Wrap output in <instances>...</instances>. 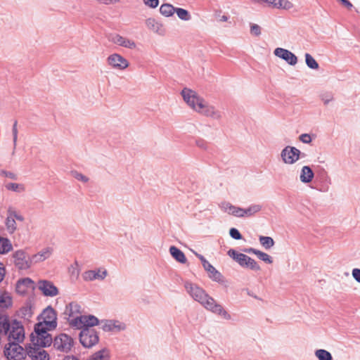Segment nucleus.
Instances as JSON below:
<instances>
[{
	"mask_svg": "<svg viewBox=\"0 0 360 360\" xmlns=\"http://www.w3.org/2000/svg\"><path fill=\"white\" fill-rule=\"evenodd\" d=\"M6 227L9 233H13L17 229V224L15 221L8 215L6 219Z\"/></svg>",
	"mask_w": 360,
	"mask_h": 360,
	"instance_id": "37",
	"label": "nucleus"
},
{
	"mask_svg": "<svg viewBox=\"0 0 360 360\" xmlns=\"http://www.w3.org/2000/svg\"><path fill=\"white\" fill-rule=\"evenodd\" d=\"M262 1L267 3L270 6H271L273 8H278V7H277V6H278L277 1H274V0H262Z\"/></svg>",
	"mask_w": 360,
	"mask_h": 360,
	"instance_id": "55",
	"label": "nucleus"
},
{
	"mask_svg": "<svg viewBox=\"0 0 360 360\" xmlns=\"http://www.w3.org/2000/svg\"><path fill=\"white\" fill-rule=\"evenodd\" d=\"M73 176L79 180V181H81L82 182H84V183H86L88 181H89V178L84 175H83L81 173H79V172H75L74 174H73Z\"/></svg>",
	"mask_w": 360,
	"mask_h": 360,
	"instance_id": "49",
	"label": "nucleus"
},
{
	"mask_svg": "<svg viewBox=\"0 0 360 360\" xmlns=\"http://www.w3.org/2000/svg\"><path fill=\"white\" fill-rule=\"evenodd\" d=\"M41 316L44 321L39 323H43L45 325V327H48L51 329H54L57 326L56 312L51 307H46L43 311Z\"/></svg>",
	"mask_w": 360,
	"mask_h": 360,
	"instance_id": "13",
	"label": "nucleus"
},
{
	"mask_svg": "<svg viewBox=\"0 0 360 360\" xmlns=\"http://www.w3.org/2000/svg\"><path fill=\"white\" fill-rule=\"evenodd\" d=\"M8 215L11 217V218H13L15 221L18 220L20 221H22L24 220V217L21 214H18L15 210L11 209L8 210Z\"/></svg>",
	"mask_w": 360,
	"mask_h": 360,
	"instance_id": "44",
	"label": "nucleus"
},
{
	"mask_svg": "<svg viewBox=\"0 0 360 360\" xmlns=\"http://www.w3.org/2000/svg\"><path fill=\"white\" fill-rule=\"evenodd\" d=\"M227 254L230 257L236 261L242 267L248 268L255 271H259L260 269L257 262L245 254L239 253L233 249H230Z\"/></svg>",
	"mask_w": 360,
	"mask_h": 360,
	"instance_id": "4",
	"label": "nucleus"
},
{
	"mask_svg": "<svg viewBox=\"0 0 360 360\" xmlns=\"http://www.w3.org/2000/svg\"><path fill=\"white\" fill-rule=\"evenodd\" d=\"M342 4L347 8L348 9H351L353 7V5L349 0H339Z\"/></svg>",
	"mask_w": 360,
	"mask_h": 360,
	"instance_id": "56",
	"label": "nucleus"
},
{
	"mask_svg": "<svg viewBox=\"0 0 360 360\" xmlns=\"http://www.w3.org/2000/svg\"><path fill=\"white\" fill-rule=\"evenodd\" d=\"M259 243L266 250L270 249L274 245V240L269 236H259Z\"/></svg>",
	"mask_w": 360,
	"mask_h": 360,
	"instance_id": "35",
	"label": "nucleus"
},
{
	"mask_svg": "<svg viewBox=\"0 0 360 360\" xmlns=\"http://www.w3.org/2000/svg\"><path fill=\"white\" fill-rule=\"evenodd\" d=\"M38 288L47 297H54L59 293L58 288L51 281L46 280H40L38 282Z\"/></svg>",
	"mask_w": 360,
	"mask_h": 360,
	"instance_id": "16",
	"label": "nucleus"
},
{
	"mask_svg": "<svg viewBox=\"0 0 360 360\" xmlns=\"http://www.w3.org/2000/svg\"><path fill=\"white\" fill-rule=\"evenodd\" d=\"M195 143L198 147L203 150H207L208 148L207 143L203 139H200L196 140Z\"/></svg>",
	"mask_w": 360,
	"mask_h": 360,
	"instance_id": "50",
	"label": "nucleus"
},
{
	"mask_svg": "<svg viewBox=\"0 0 360 360\" xmlns=\"http://www.w3.org/2000/svg\"><path fill=\"white\" fill-rule=\"evenodd\" d=\"M6 176H7V177H8L10 179H15V178H16L15 174H13L11 172H6Z\"/></svg>",
	"mask_w": 360,
	"mask_h": 360,
	"instance_id": "59",
	"label": "nucleus"
},
{
	"mask_svg": "<svg viewBox=\"0 0 360 360\" xmlns=\"http://www.w3.org/2000/svg\"><path fill=\"white\" fill-rule=\"evenodd\" d=\"M43 347L28 346L25 347L26 354L32 360H49L48 353L42 349Z\"/></svg>",
	"mask_w": 360,
	"mask_h": 360,
	"instance_id": "15",
	"label": "nucleus"
},
{
	"mask_svg": "<svg viewBox=\"0 0 360 360\" xmlns=\"http://www.w3.org/2000/svg\"><path fill=\"white\" fill-rule=\"evenodd\" d=\"M11 250V241L8 238L0 237V254H6Z\"/></svg>",
	"mask_w": 360,
	"mask_h": 360,
	"instance_id": "32",
	"label": "nucleus"
},
{
	"mask_svg": "<svg viewBox=\"0 0 360 360\" xmlns=\"http://www.w3.org/2000/svg\"><path fill=\"white\" fill-rule=\"evenodd\" d=\"M228 19H229V18L226 15H222L221 18V20L224 21V22L227 21Z\"/></svg>",
	"mask_w": 360,
	"mask_h": 360,
	"instance_id": "62",
	"label": "nucleus"
},
{
	"mask_svg": "<svg viewBox=\"0 0 360 360\" xmlns=\"http://www.w3.org/2000/svg\"><path fill=\"white\" fill-rule=\"evenodd\" d=\"M20 342H8L4 347V355L8 360H23L25 357V349Z\"/></svg>",
	"mask_w": 360,
	"mask_h": 360,
	"instance_id": "5",
	"label": "nucleus"
},
{
	"mask_svg": "<svg viewBox=\"0 0 360 360\" xmlns=\"http://www.w3.org/2000/svg\"><path fill=\"white\" fill-rule=\"evenodd\" d=\"M110 41L115 44L130 49H134L136 46V43L133 40L125 38L120 34L112 35L110 38Z\"/></svg>",
	"mask_w": 360,
	"mask_h": 360,
	"instance_id": "22",
	"label": "nucleus"
},
{
	"mask_svg": "<svg viewBox=\"0 0 360 360\" xmlns=\"http://www.w3.org/2000/svg\"><path fill=\"white\" fill-rule=\"evenodd\" d=\"M144 4L150 8H155L159 4V0H143Z\"/></svg>",
	"mask_w": 360,
	"mask_h": 360,
	"instance_id": "47",
	"label": "nucleus"
},
{
	"mask_svg": "<svg viewBox=\"0 0 360 360\" xmlns=\"http://www.w3.org/2000/svg\"><path fill=\"white\" fill-rule=\"evenodd\" d=\"M204 269L209 274V277L212 281L218 283L223 282V276L210 263H209Z\"/></svg>",
	"mask_w": 360,
	"mask_h": 360,
	"instance_id": "24",
	"label": "nucleus"
},
{
	"mask_svg": "<svg viewBox=\"0 0 360 360\" xmlns=\"http://www.w3.org/2000/svg\"><path fill=\"white\" fill-rule=\"evenodd\" d=\"M352 274L355 281L360 283V269H354L352 271Z\"/></svg>",
	"mask_w": 360,
	"mask_h": 360,
	"instance_id": "52",
	"label": "nucleus"
},
{
	"mask_svg": "<svg viewBox=\"0 0 360 360\" xmlns=\"http://www.w3.org/2000/svg\"><path fill=\"white\" fill-rule=\"evenodd\" d=\"M97 1L104 4H111L120 1V0H96Z\"/></svg>",
	"mask_w": 360,
	"mask_h": 360,
	"instance_id": "57",
	"label": "nucleus"
},
{
	"mask_svg": "<svg viewBox=\"0 0 360 360\" xmlns=\"http://www.w3.org/2000/svg\"><path fill=\"white\" fill-rule=\"evenodd\" d=\"M299 139L304 143H310L311 142V137L308 134H302L300 136Z\"/></svg>",
	"mask_w": 360,
	"mask_h": 360,
	"instance_id": "48",
	"label": "nucleus"
},
{
	"mask_svg": "<svg viewBox=\"0 0 360 360\" xmlns=\"http://www.w3.org/2000/svg\"><path fill=\"white\" fill-rule=\"evenodd\" d=\"M315 356L319 360H333L331 354L323 349H319L315 351Z\"/></svg>",
	"mask_w": 360,
	"mask_h": 360,
	"instance_id": "34",
	"label": "nucleus"
},
{
	"mask_svg": "<svg viewBox=\"0 0 360 360\" xmlns=\"http://www.w3.org/2000/svg\"><path fill=\"white\" fill-rule=\"evenodd\" d=\"M6 274L5 268L3 264L0 263V283L3 281Z\"/></svg>",
	"mask_w": 360,
	"mask_h": 360,
	"instance_id": "54",
	"label": "nucleus"
},
{
	"mask_svg": "<svg viewBox=\"0 0 360 360\" xmlns=\"http://www.w3.org/2000/svg\"><path fill=\"white\" fill-rule=\"evenodd\" d=\"M195 256H196L199 259H202V257H203L202 255H200V254H198V253H197V252H195Z\"/></svg>",
	"mask_w": 360,
	"mask_h": 360,
	"instance_id": "63",
	"label": "nucleus"
},
{
	"mask_svg": "<svg viewBox=\"0 0 360 360\" xmlns=\"http://www.w3.org/2000/svg\"><path fill=\"white\" fill-rule=\"evenodd\" d=\"M175 12H176L177 16L179 17V18H180L182 20L187 21V20H191V14L186 9H184L181 8H176Z\"/></svg>",
	"mask_w": 360,
	"mask_h": 360,
	"instance_id": "38",
	"label": "nucleus"
},
{
	"mask_svg": "<svg viewBox=\"0 0 360 360\" xmlns=\"http://www.w3.org/2000/svg\"><path fill=\"white\" fill-rule=\"evenodd\" d=\"M63 314L70 325V321L72 319L82 315L81 306L75 302H70L66 305Z\"/></svg>",
	"mask_w": 360,
	"mask_h": 360,
	"instance_id": "18",
	"label": "nucleus"
},
{
	"mask_svg": "<svg viewBox=\"0 0 360 360\" xmlns=\"http://www.w3.org/2000/svg\"><path fill=\"white\" fill-rule=\"evenodd\" d=\"M7 334L8 342H22L25 338L23 326L16 320L13 321Z\"/></svg>",
	"mask_w": 360,
	"mask_h": 360,
	"instance_id": "9",
	"label": "nucleus"
},
{
	"mask_svg": "<svg viewBox=\"0 0 360 360\" xmlns=\"http://www.w3.org/2000/svg\"><path fill=\"white\" fill-rule=\"evenodd\" d=\"M13 258L15 266L20 270H27L31 266V259H27L26 252L22 250L15 251Z\"/></svg>",
	"mask_w": 360,
	"mask_h": 360,
	"instance_id": "12",
	"label": "nucleus"
},
{
	"mask_svg": "<svg viewBox=\"0 0 360 360\" xmlns=\"http://www.w3.org/2000/svg\"><path fill=\"white\" fill-rule=\"evenodd\" d=\"M99 320L93 315H79L70 321V326L77 329L83 330V328H92L93 326H97Z\"/></svg>",
	"mask_w": 360,
	"mask_h": 360,
	"instance_id": "6",
	"label": "nucleus"
},
{
	"mask_svg": "<svg viewBox=\"0 0 360 360\" xmlns=\"http://www.w3.org/2000/svg\"><path fill=\"white\" fill-rule=\"evenodd\" d=\"M229 234L231 238L236 240H240L242 238V235L239 232V231L236 228H231L229 231Z\"/></svg>",
	"mask_w": 360,
	"mask_h": 360,
	"instance_id": "45",
	"label": "nucleus"
},
{
	"mask_svg": "<svg viewBox=\"0 0 360 360\" xmlns=\"http://www.w3.org/2000/svg\"><path fill=\"white\" fill-rule=\"evenodd\" d=\"M21 312L24 316L30 317L32 315V310L30 306H26L21 309Z\"/></svg>",
	"mask_w": 360,
	"mask_h": 360,
	"instance_id": "51",
	"label": "nucleus"
},
{
	"mask_svg": "<svg viewBox=\"0 0 360 360\" xmlns=\"http://www.w3.org/2000/svg\"><path fill=\"white\" fill-rule=\"evenodd\" d=\"M29 289H34V281L30 278H24L17 281L15 290L19 295H25Z\"/></svg>",
	"mask_w": 360,
	"mask_h": 360,
	"instance_id": "21",
	"label": "nucleus"
},
{
	"mask_svg": "<svg viewBox=\"0 0 360 360\" xmlns=\"http://www.w3.org/2000/svg\"><path fill=\"white\" fill-rule=\"evenodd\" d=\"M52 253V249L51 248H46L43 249L41 251L38 253L34 255L32 258V263H37L40 262H43L45 259H48Z\"/></svg>",
	"mask_w": 360,
	"mask_h": 360,
	"instance_id": "25",
	"label": "nucleus"
},
{
	"mask_svg": "<svg viewBox=\"0 0 360 360\" xmlns=\"http://www.w3.org/2000/svg\"><path fill=\"white\" fill-rule=\"evenodd\" d=\"M202 262L203 268H205L210 262L205 258V257H202L201 259H200Z\"/></svg>",
	"mask_w": 360,
	"mask_h": 360,
	"instance_id": "60",
	"label": "nucleus"
},
{
	"mask_svg": "<svg viewBox=\"0 0 360 360\" xmlns=\"http://www.w3.org/2000/svg\"><path fill=\"white\" fill-rule=\"evenodd\" d=\"M274 53L276 56L284 60L290 65H295L297 63V56L292 53L291 51L283 49V48H276Z\"/></svg>",
	"mask_w": 360,
	"mask_h": 360,
	"instance_id": "17",
	"label": "nucleus"
},
{
	"mask_svg": "<svg viewBox=\"0 0 360 360\" xmlns=\"http://www.w3.org/2000/svg\"><path fill=\"white\" fill-rule=\"evenodd\" d=\"M314 174L309 166H304L300 172V179L304 184L309 183L312 181Z\"/></svg>",
	"mask_w": 360,
	"mask_h": 360,
	"instance_id": "27",
	"label": "nucleus"
},
{
	"mask_svg": "<svg viewBox=\"0 0 360 360\" xmlns=\"http://www.w3.org/2000/svg\"><path fill=\"white\" fill-rule=\"evenodd\" d=\"M181 94L187 105L196 112L212 120L219 121L221 119L222 112L199 96L195 91L184 88Z\"/></svg>",
	"mask_w": 360,
	"mask_h": 360,
	"instance_id": "1",
	"label": "nucleus"
},
{
	"mask_svg": "<svg viewBox=\"0 0 360 360\" xmlns=\"http://www.w3.org/2000/svg\"><path fill=\"white\" fill-rule=\"evenodd\" d=\"M63 360H79V359L74 356H66L63 359Z\"/></svg>",
	"mask_w": 360,
	"mask_h": 360,
	"instance_id": "61",
	"label": "nucleus"
},
{
	"mask_svg": "<svg viewBox=\"0 0 360 360\" xmlns=\"http://www.w3.org/2000/svg\"><path fill=\"white\" fill-rule=\"evenodd\" d=\"M250 32L252 34L258 37L261 34V27L257 24H251Z\"/></svg>",
	"mask_w": 360,
	"mask_h": 360,
	"instance_id": "46",
	"label": "nucleus"
},
{
	"mask_svg": "<svg viewBox=\"0 0 360 360\" xmlns=\"http://www.w3.org/2000/svg\"><path fill=\"white\" fill-rule=\"evenodd\" d=\"M11 326L9 318L6 314H0V335H6Z\"/></svg>",
	"mask_w": 360,
	"mask_h": 360,
	"instance_id": "28",
	"label": "nucleus"
},
{
	"mask_svg": "<svg viewBox=\"0 0 360 360\" xmlns=\"http://www.w3.org/2000/svg\"><path fill=\"white\" fill-rule=\"evenodd\" d=\"M262 210V205L258 204H253L250 205L247 208H241L239 210V217H250L253 216L255 214L259 212Z\"/></svg>",
	"mask_w": 360,
	"mask_h": 360,
	"instance_id": "23",
	"label": "nucleus"
},
{
	"mask_svg": "<svg viewBox=\"0 0 360 360\" xmlns=\"http://www.w3.org/2000/svg\"><path fill=\"white\" fill-rule=\"evenodd\" d=\"M146 24L147 27L153 32L160 34H162V25L158 22L154 18H148L146 20Z\"/></svg>",
	"mask_w": 360,
	"mask_h": 360,
	"instance_id": "30",
	"label": "nucleus"
},
{
	"mask_svg": "<svg viewBox=\"0 0 360 360\" xmlns=\"http://www.w3.org/2000/svg\"><path fill=\"white\" fill-rule=\"evenodd\" d=\"M102 329L107 332H120L126 329V324L117 320H107L102 325Z\"/></svg>",
	"mask_w": 360,
	"mask_h": 360,
	"instance_id": "20",
	"label": "nucleus"
},
{
	"mask_svg": "<svg viewBox=\"0 0 360 360\" xmlns=\"http://www.w3.org/2000/svg\"><path fill=\"white\" fill-rule=\"evenodd\" d=\"M169 253L173 258L181 264H185L187 261L184 253L175 246H171L169 248Z\"/></svg>",
	"mask_w": 360,
	"mask_h": 360,
	"instance_id": "29",
	"label": "nucleus"
},
{
	"mask_svg": "<svg viewBox=\"0 0 360 360\" xmlns=\"http://www.w3.org/2000/svg\"><path fill=\"white\" fill-rule=\"evenodd\" d=\"M7 190L20 193L25 191V186L22 184L9 183L6 185Z\"/></svg>",
	"mask_w": 360,
	"mask_h": 360,
	"instance_id": "40",
	"label": "nucleus"
},
{
	"mask_svg": "<svg viewBox=\"0 0 360 360\" xmlns=\"http://www.w3.org/2000/svg\"><path fill=\"white\" fill-rule=\"evenodd\" d=\"M300 154L301 152L299 149L288 146L281 150V157L284 163L292 165L300 159Z\"/></svg>",
	"mask_w": 360,
	"mask_h": 360,
	"instance_id": "11",
	"label": "nucleus"
},
{
	"mask_svg": "<svg viewBox=\"0 0 360 360\" xmlns=\"http://www.w3.org/2000/svg\"><path fill=\"white\" fill-rule=\"evenodd\" d=\"M175 8H176L169 4H164L160 6V12L165 17H170L174 13Z\"/></svg>",
	"mask_w": 360,
	"mask_h": 360,
	"instance_id": "33",
	"label": "nucleus"
},
{
	"mask_svg": "<svg viewBox=\"0 0 360 360\" xmlns=\"http://www.w3.org/2000/svg\"><path fill=\"white\" fill-rule=\"evenodd\" d=\"M108 64L112 68L122 70L126 69L129 63L128 60L118 53H113L107 58Z\"/></svg>",
	"mask_w": 360,
	"mask_h": 360,
	"instance_id": "14",
	"label": "nucleus"
},
{
	"mask_svg": "<svg viewBox=\"0 0 360 360\" xmlns=\"http://www.w3.org/2000/svg\"><path fill=\"white\" fill-rule=\"evenodd\" d=\"M304 56L306 64L309 68L314 70H316L319 68L318 63L309 53H305Z\"/></svg>",
	"mask_w": 360,
	"mask_h": 360,
	"instance_id": "39",
	"label": "nucleus"
},
{
	"mask_svg": "<svg viewBox=\"0 0 360 360\" xmlns=\"http://www.w3.org/2000/svg\"><path fill=\"white\" fill-rule=\"evenodd\" d=\"M333 99V98L331 94L323 95L321 97V100L323 101V102L325 105L328 104L329 102L331 101Z\"/></svg>",
	"mask_w": 360,
	"mask_h": 360,
	"instance_id": "53",
	"label": "nucleus"
},
{
	"mask_svg": "<svg viewBox=\"0 0 360 360\" xmlns=\"http://www.w3.org/2000/svg\"><path fill=\"white\" fill-rule=\"evenodd\" d=\"M278 2V8L289 10L292 8V4L288 0H276Z\"/></svg>",
	"mask_w": 360,
	"mask_h": 360,
	"instance_id": "42",
	"label": "nucleus"
},
{
	"mask_svg": "<svg viewBox=\"0 0 360 360\" xmlns=\"http://www.w3.org/2000/svg\"><path fill=\"white\" fill-rule=\"evenodd\" d=\"M184 288L187 293L196 302L200 304L204 298L206 297L207 293L202 288L198 286L197 284L190 281H186L184 283Z\"/></svg>",
	"mask_w": 360,
	"mask_h": 360,
	"instance_id": "10",
	"label": "nucleus"
},
{
	"mask_svg": "<svg viewBox=\"0 0 360 360\" xmlns=\"http://www.w3.org/2000/svg\"><path fill=\"white\" fill-rule=\"evenodd\" d=\"M53 347L60 352L68 353L71 350V348L73 346L74 341L73 339L65 334L61 333L58 336L55 337L53 340L52 341Z\"/></svg>",
	"mask_w": 360,
	"mask_h": 360,
	"instance_id": "8",
	"label": "nucleus"
},
{
	"mask_svg": "<svg viewBox=\"0 0 360 360\" xmlns=\"http://www.w3.org/2000/svg\"><path fill=\"white\" fill-rule=\"evenodd\" d=\"M108 275V271L106 269H95V270H88L83 273L82 277L85 281H92L94 280H101L103 281Z\"/></svg>",
	"mask_w": 360,
	"mask_h": 360,
	"instance_id": "19",
	"label": "nucleus"
},
{
	"mask_svg": "<svg viewBox=\"0 0 360 360\" xmlns=\"http://www.w3.org/2000/svg\"><path fill=\"white\" fill-rule=\"evenodd\" d=\"M200 304L206 310L210 311L216 315L220 316L226 320H230L231 319V316L228 313V311L208 294L206 297L204 298V300L201 302Z\"/></svg>",
	"mask_w": 360,
	"mask_h": 360,
	"instance_id": "3",
	"label": "nucleus"
},
{
	"mask_svg": "<svg viewBox=\"0 0 360 360\" xmlns=\"http://www.w3.org/2000/svg\"><path fill=\"white\" fill-rule=\"evenodd\" d=\"M89 360H109L108 352L105 349H101L94 353Z\"/></svg>",
	"mask_w": 360,
	"mask_h": 360,
	"instance_id": "36",
	"label": "nucleus"
},
{
	"mask_svg": "<svg viewBox=\"0 0 360 360\" xmlns=\"http://www.w3.org/2000/svg\"><path fill=\"white\" fill-rule=\"evenodd\" d=\"M12 305V298L8 292L0 293V308H8Z\"/></svg>",
	"mask_w": 360,
	"mask_h": 360,
	"instance_id": "31",
	"label": "nucleus"
},
{
	"mask_svg": "<svg viewBox=\"0 0 360 360\" xmlns=\"http://www.w3.org/2000/svg\"><path fill=\"white\" fill-rule=\"evenodd\" d=\"M219 206L222 211L239 217L240 207L233 205L230 202L226 201L221 202Z\"/></svg>",
	"mask_w": 360,
	"mask_h": 360,
	"instance_id": "26",
	"label": "nucleus"
},
{
	"mask_svg": "<svg viewBox=\"0 0 360 360\" xmlns=\"http://www.w3.org/2000/svg\"><path fill=\"white\" fill-rule=\"evenodd\" d=\"M51 330L48 327H45L43 323H37L34 326V332L30 335V340L33 346L37 347H49L52 344V337L49 333V330Z\"/></svg>",
	"mask_w": 360,
	"mask_h": 360,
	"instance_id": "2",
	"label": "nucleus"
},
{
	"mask_svg": "<svg viewBox=\"0 0 360 360\" xmlns=\"http://www.w3.org/2000/svg\"><path fill=\"white\" fill-rule=\"evenodd\" d=\"M98 340V333L94 328H83L79 333V341L84 347H92Z\"/></svg>",
	"mask_w": 360,
	"mask_h": 360,
	"instance_id": "7",
	"label": "nucleus"
},
{
	"mask_svg": "<svg viewBox=\"0 0 360 360\" xmlns=\"http://www.w3.org/2000/svg\"><path fill=\"white\" fill-rule=\"evenodd\" d=\"M12 134H13V149L15 150L16 148V146H17L18 134V121L17 120H15V122L13 124Z\"/></svg>",
	"mask_w": 360,
	"mask_h": 360,
	"instance_id": "41",
	"label": "nucleus"
},
{
	"mask_svg": "<svg viewBox=\"0 0 360 360\" xmlns=\"http://www.w3.org/2000/svg\"><path fill=\"white\" fill-rule=\"evenodd\" d=\"M245 252H247V253H252V254H255L256 255H257V253L259 252L258 250H256L255 248H247L245 250Z\"/></svg>",
	"mask_w": 360,
	"mask_h": 360,
	"instance_id": "58",
	"label": "nucleus"
},
{
	"mask_svg": "<svg viewBox=\"0 0 360 360\" xmlns=\"http://www.w3.org/2000/svg\"><path fill=\"white\" fill-rule=\"evenodd\" d=\"M257 256L259 259L265 262L267 264H271L273 262L272 258L268 254L260 250H259Z\"/></svg>",
	"mask_w": 360,
	"mask_h": 360,
	"instance_id": "43",
	"label": "nucleus"
}]
</instances>
